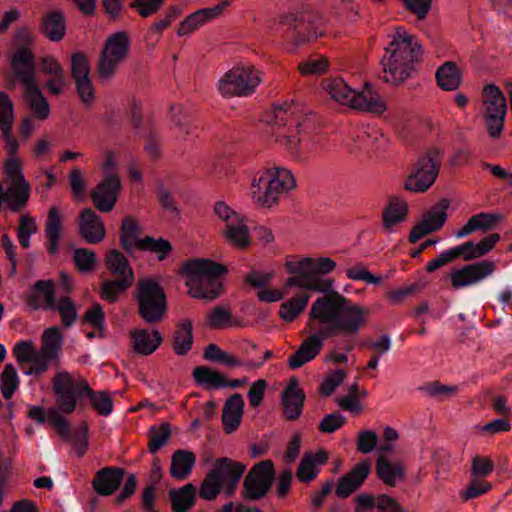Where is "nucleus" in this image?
<instances>
[{"label":"nucleus","instance_id":"nucleus-64","mask_svg":"<svg viewBox=\"0 0 512 512\" xmlns=\"http://www.w3.org/2000/svg\"><path fill=\"white\" fill-rule=\"evenodd\" d=\"M273 273L261 272L258 270H252L245 276V283L249 284L253 288L263 289L269 285Z\"/></svg>","mask_w":512,"mask_h":512},{"label":"nucleus","instance_id":"nucleus-53","mask_svg":"<svg viewBox=\"0 0 512 512\" xmlns=\"http://www.w3.org/2000/svg\"><path fill=\"white\" fill-rule=\"evenodd\" d=\"M56 358H49L45 352L37 350L35 355L26 364L28 367L24 371L28 375H41L47 371L50 362Z\"/></svg>","mask_w":512,"mask_h":512},{"label":"nucleus","instance_id":"nucleus-59","mask_svg":"<svg viewBox=\"0 0 512 512\" xmlns=\"http://www.w3.org/2000/svg\"><path fill=\"white\" fill-rule=\"evenodd\" d=\"M346 422V418L339 412L327 414L320 422L318 429L323 433H334Z\"/></svg>","mask_w":512,"mask_h":512},{"label":"nucleus","instance_id":"nucleus-1","mask_svg":"<svg viewBox=\"0 0 512 512\" xmlns=\"http://www.w3.org/2000/svg\"><path fill=\"white\" fill-rule=\"evenodd\" d=\"M364 321V311L337 291L317 298L311 306L308 322L314 333L289 356V367L298 369L312 361L322 350L324 341L337 336H343L341 341L336 342L337 347L345 352L352 351L355 347L354 337Z\"/></svg>","mask_w":512,"mask_h":512},{"label":"nucleus","instance_id":"nucleus-41","mask_svg":"<svg viewBox=\"0 0 512 512\" xmlns=\"http://www.w3.org/2000/svg\"><path fill=\"white\" fill-rule=\"evenodd\" d=\"M193 377L198 385L206 389L225 388L226 378L219 372L206 366H198L193 370Z\"/></svg>","mask_w":512,"mask_h":512},{"label":"nucleus","instance_id":"nucleus-44","mask_svg":"<svg viewBox=\"0 0 512 512\" xmlns=\"http://www.w3.org/2000/svg\"><path fill=\"white\" fill-rule=\"evenodd\" d=\"M49 310L57 311L60 314L62 324L65 328L73 326L78 318L75 304L71 298L67 296H61L55 302V307Z\"/></svg>","mask_w":512,"mask_h":512},{"label":"nucleus","instance_id":"nucleus-6","mask_svg":"<svg viewBox=\"0 0 512 512\" xmlns=\"http://www.w3.org/2000/svg\"><path fill=\"white\" fill-rule=\"evenodd\" d=\"M246 471V465L228 457L215 460L213 468L207 473L199 488V496L207 501L214 500L223 490L232 496L240 479Z\"/></svg>","mask_w":512,"mask_h":512},{"label":"nucleus","instance_id":"nucleus-12","mask_svg":"<svg viewBox=\"0 0 512 512\" xmlns=\"http://www.w3.org/2000/svg\"><path fill=\"white\" fill-rule=\"evenodd\" d=\"M106 266L114 279L104 281L98 294L105 301L116 302L119 295L133 284L134 273L128 259L118 250L107 254Z\"/></svg>","mask_w":512,"mask_h":512},{"label":"nucleus","instance_id":"nucleus-52","mask_svg":"<svg viewBox=\"0 0 512 512\" xmlns=\"http://www.w3.org/2000/svg\"><path fill=\"white\" fill-rule=\"evenodd\" d=\"M37 232V225L29 215H22L17 228V238L22 248L27 249L30 246L31 235Z\"/></svg>","mask_w":512,"mask_h":512},{"label":"nucleus","instance_id":"nucleus-45","mask_svg":"<svg viewBox=\"0 0 512 512\" xmlns=\"http://www.w3.org/2000/svg\"><path fill=\"white\" fill-rule=\"evenodd\" d=\"M449 205V200L444 198L441 199L440 202L430 211L427 212L423 222L427 223L428 229H431V232L438 231L444 225L447 219L446 210L448 209Z\"/></svg>","mask_w":512,"mask_h":512},{"label":"nucleus","instance_id":"nucleus-35","mask_svg":"<svg viewBox=\"0 0 512 512\" xmlns=\"http://www.w3.org/2000/svg\"><path fill=\"white\" fill-rule=\"evenodd\" d=\"M376 473L386 485L391 487L405 477L403 467L399 463L390 462L384 456H380L376 461Z\"/></svg>","mask_w":512,"mask_h":512},{"label":"nucleus","instance_id":"nucleus-17","mask_svg":"<svg viewBox=\"0 0 512 512\" xmlns=\"http://www.w3.org/2000/svg\"><path fill=\"white\" fill-rule=\"evenodd\" d=\"M102 171L103 178L98 182V212L108 213L113 210L122 188L113 152L107 154Z\"/></svg>","mask_w":512,"mask_h":512},{"label":"nucleus","instance_id":"nucleus-18","mask_svg":"<svg viewBox=\"0 0 512 512\" xmlns=\"http://www.w3.org/2000/svg\"><path fill=\"white\" fill-rule=\"evenodd\" d=\"M441 165L440 152L428 151L419 158L405 182V189L412 192H425L435 182Z\"/></svg>","mask_w":512,"mask_h":512},{"label":"nucleus","instance_id":"nucleus-4","mask_svg":"<svg viewBox=\"0 0 512 512\" xmlns=\"http://www.w3.org/2000/svg\"><path fill=\"white\" fill-rule=\"evenodd\" d=\"M336 266L331 258H304L298 262H287L288 273L292 274L286 281L287 287H300L309 291L329 293L333 286L330 279H322L321 275L330 273Z\"/></svg>","mask_w":512,"mask_h":512},{"label":"nucleus","instance_id":"nucleus-38","mask_svg":"<svg viewBox=\"0 0 512 512\" xmlns=\"http://www.w3.org/2000/svg\"><path fill=\"white\" fill-rule=\"evenodd\" d=\"M196 488L188 483L178 490L170 491V500L174 512H187L195 504Z\"/></svg>","mask_w":512,"mask_h":512},{"label":"nucleus","instance_id":"nucleus-19","mask_svg":"<svg viewBox=\"0 0 512 512\" xmlns=\"http://www.w3.org/2000/svg\"><path fill=\"white\" fill-rule=\"evenodd\" d=\"M215 215L225 222L224 234L227 240L240 249L249 246L250 238L247 226L242 218L224 201H217L214 204Z\"/></svg>","mask_w":512,"mask_h":512},{"label":"nucleus","instance_id":"nucleus-63","mask_svg":"<svg viewBox=\"0 0 512 512\" xmlns=\"http://www.w3.org/2000/svg\"><path fill=\"white\" fill-rule=\"evenodd\" d=\"M6 174L10 177L14 185L28 183L22 173L21 163L17 158H9L4 165Z\"/></svg>","mask_w":512,"mask_h":512},{"label":"nucleus","instance_id":"nucleus-47","mask_svg":"<svg viewBox=\"0 0 512 512\" xmlns=\"http://www.w3.org/2000/svg\"><path fill=\"white\" fill-rule=\"evenodd\" d=\"M63 336L57 326L50 327L43 334V345L41 351L45 352L49 358H57L61 349Z\"/></svg>","mask_w":512,"mask_h":512},{"label":"nucleus","instance_id":"nucleus-40","mask_svg":"<svg viewBox=\"0 0 512 512\" xmlns=\"http://www.w3.org/2000/svg\"><path fill=\"white\" fill-rule=\"evenodd\" d=\"M309 299V294L301 293L283 302L279 309L280 318L286 322H292L301 312L304 311Z\"/></svg>","mask_w":512,"mask_h":512},{"label":"nucleus","instance_id":"nucleus-24","mask_svg":"<svg viewBox=\"0 0 512 512\" xmlns=\"http://www.w3.org/2000/svg\"><path fill=\"white\" fill-rule=\"evenodd\" d=\"M57 300L54 281L50 279L38 280L31 288L27 303L33 310H49L55 307Z\"/></svg>","mask_w":512,"mask_h":512},{"label":"nucleus","instance_id":"nucleus-54","mask_svg":"<svg viewBox=\"0 0 512 512\" xmlns=\"http://www.w3.org/2000/svg\"><path fill=\"white\" fill-rule=\"evenodd\" d=\"M208 324L214 329H222L232 324L231 312L222 306L214 307L208 315Z\"/></svg>","mask_w":512,"mask_h":512},{"label":"nucleus","instance_id":"nucleus-21","mask_svg":"<svg viewBox=\"0 0 512 512\" xmlns=\"http://www.w3.org/2000/svg\"><path fill=\"white\" fill-rule=\"evenodd\" d=\"M494 271L493 261L482 260L453 270L450 274L451 284L455 289L472 286L492 275Z\"/></svg>","mask_w":512,"mask_h":512},{"label":"nucleus","instance_id":"nucleus-60","mask_svg":"<svg viewBox=\"0 0 512 512\" xmlns=\"http://www.w3.org/2000/svg\"><path fill=\"white\" fill-rule=\"evenodd\" d=\"M165 0H133L131 8L137 10L140 16L149 17L156 13L164 4Z\"/></svg>","mask_w":512,"mask_h":512},{"label":"nucleus","instance_id":"nucleus-15","mask_svg":"<svg viewBox=\"0 0 512 512\" xmlns=\"http://www.w3.org/2000/svg\"><path fill=\"white\" fill-rule=\"evenodd\" d=\"M260 83L258 71L252 66H236L219 80L218 90L225 97L251 95Z\"/></svg>","mask_w":512,"mask_h":512},{"label":"nucleus","instance_id":"nucleus-23","mask_svg":"<svg viewBox=\"0 0 512 512\" xmlns=\"http://www.w3.org/2000/svg\"><path fill=\"white\" fill-rule=\"evenodd\" d=\"M231 4L230 0H223L214 7L199 9L187 16L180 24L177 34L184 36L192 33L198 27L206 22L220 16L223 11Z\"/></svg>","mask_w":512,"mask_h":512},{"label":"nucleus","instance_id":"nucleus-5","mask_svg":"<svg viewBox=\"0 0 512 512\" xmlns=\"http://www.w3.org/2000/svg\"><path fill=\"white\" fill-rule=\"evenodd\" d=\"M321 88L336 102L360 111L381 114L386 105L374 87L366 83L362 91L350 88L343 79L325 78Z\"/></svg>","mask_w":512,"mask_h":512},{"label":"nucleus","instance_id":"nucleus-29","mask_svg":"<svg viewBox=\"0 0 512 512\" xmlns=\"http://www.w3.org/2000/svg\"><path fill=\"white\" fill-rule=\"evenodd\" d=\"M42 33L51 41L58 42L65 36L66 22L60 10L48 12L42 20Z\"/></svg>","mask_w":512,"mask_h":512},{"label":"nucleus","instance_id":"nucleus-10","mask_svg":"<svg viewBox=\"0 0 512 512\" xmlns=\"http://www.w3.org/2000/svg\"><path fill=\"white\" fill-rule=\"evenodd\" d=\"M299 109V105L293 101L274 105L267 119L276 128L273 132L276 140L283 141L292 152L300 150L304 142L303 136H300V123L295 117Z\"/></svg>","mask_w":512,"mask_h":512},{"label":"nucleus","instance_id":"nucleus-7","mask_svg":"<svg viewBox=\"0 0 512 512\" xmlns=\"http://www.w3.org/2000/svg\"><path fill=\"white\" fill-rule=\"evenodd\" d=\"M15 76L24 88L25 100L34 117L45 120L50 114V106L35 78V58L28 49L20 50L12 58Z\"/></svg>","mask_w":512,"mask_h":512},{"label":"nucleus","instance_id":"nucleus-28","mask_svg":"<svg viewBox=\"0 0 512 512\" xmlns=\"http://www.w3.org/2000/svg\"><path fill=\"white\" fill-rule=\"evenodd\" d=\"M357 503L356 512H372L375 507L378 512H404L397 501L386 494L380 495L377 501L371 495L361 494L357 496Z\"/></svg>","mask_w":512,"mask_h":512},{"label":"nucleus","instance_id":"nucleus-62","mask_svg":"<svg viewBox=\"0 0 512 512\" xmlns=\"http://www.w3.org/2000/svg\"><path fill=\"white\" fill-rule=\"evenodd\" d=\"M472 223L474 224L475 230H481L486 232L492 229L496 223L500 220V217L495 214L481 212L471 217Z\"/></svg>","mask_w":512,"mask_h":512},{"label":"nucleus","instance_id":"nucleus-2","mask_svg":"<svg viewBox=\"0 0 512 512\" xmlns=\"http://www.w3.org/2000/svg\"><path fill=\"white\" fill-rule=\"evenodd\" d=\"M386 53L389 54L388 58L384 56L381 61L382 78L387 83L398 84L410 76L414 63L422 54V47L403 27H397Z\"/></svg>","mask_w":512,"mask_h":512},{"label":"nucleus","instance_id":"nucleus-16","mask_svg":"<svg viewBox=\"0 0 512 512\" xmlns=\"http://www.w3.org/2000/svg\"><path fill=\"white\" fill-rule=\"evenodd\" d=\"M275 477L272 460H263L254 464L243 480V498L247 501L263 499L270 492Z\"/></svg>","mask_w":512,"mask_h":512},{"label":"nucleus","instance_id":"nucleus-34","mask_svg":"<svg viewBox=\"0 0 512 512\" xmlns=\"http://www.w3.org/2000/svg\"><path fill=\"white\" fill-rule=\"evenodd\" d=\"M123 479V470L116 467H106L98 470V495H111L116 491Z\"/></svg>","mask_w":512,"mask_h":512},{"label":"nucleus","instance_id":"nucleus-22","mask_svg":"<svg viewBox=\"0 0 512 512\" xmlns=\"http://www.w3.org/2000/svg\"><path fill=\"white\" fill-rule=\"evenodd\" d=\"M13 104L6 92L0 91V129L5 148L13 156L19 148L18 141L12 135Z\"/></svg>","mask_w":512,"mask_h":512},{"label":"nucleus","instance_id":"nucleus-58","mask_svg":"<svg viewBox=\"0 0 512 512\" xmlns=\"http://www.w3.org/2000/svg\"><path fill=\"white\" fill-rule=\"evenodd\" d=\"M48 421L56 428L58 434L64 439L71 438V430L66 420L55 408L48 410Z\"/></svg>","mask_w":512,"mask_h":512},{"label":"nucleus","instance_id":"nucleus-57","mask_svg":"<svg viewBox=\"0 0 512 512\" xmlns=\"http://www.w3.org/2000/svg\"><path fill=\"white\" fill-rule=\"evenodd\" d=\"M73 259L75 266L81 272L91 271L96 264V256L94 252L86 248L75 249Z\"/></svg>","mask_w":512,"mask_h":512},{"label":"nucleus","instance_id":"nucleus-3","mask_svg":"<svg viewBox=\"0 0 512 512\" xmlns=\"http://www.w3.org/2000/svg\"><path fill=\"white\" fill-rule=\"evenodd\" d=\"M181 273L187 278L191 297L213 301L221 293L220 276L227 273V268L210 259H191L183 264Z\"/></svg>","mask_w":512,"mask_h":512},{"label":"nucleus","instance_id":"nucleus-37","mask_svg":"<svg viewBox=\"0 0 512 512\" xmlns=\"http://www.w3.org/2000/svg\"><path fill=\"white\" fill-rule=\"evenodd\" d=\"M60 232V214L55 207H52L45 225V235L48 240L47 251L51 256H55L59 251Z\"/></svg>","mask_w":512,"mask_h":512},{"label":"nucleus","instance_id":"nucleus-43","mask_svg":"<svg viewBox=\"0 0 512 512\" xmlns=\"http://www.w3.org/2000/svg\"><path fill=\"white\" fill-rule=\"evenodd\" d=\"M148 450L151 454L157 453L171 437V429L168 423H161L158 427L151 426L148 431Z\"/></svg>","mask_w":512,"mask_h":512},{"label":"nucleus","instance_id":"nucleus-46","mask_svg":"<svg viewBox=\"0 0 512 512\" xmlns=\"http://www.w3.org/2000/svg\"><path fill=\"white\" fill-rule=\"evenodd\" d=\"M407 204L400 200H393L383 213V225L385 229H390L392 226L402 222L407 215Z\"/></svg>","mask_w":512,"mask_h":512},{"label":"nucleus","instance_id":"nucleus-36","mask_svg":"<svg viewBox=\"0 0 512 512\" xmlns=\"http://www.w3.org/2000/svg\"><path fill=\"white\" fill-rule=\"evenodd\" d=\"M141 229L135 219L127 216L123 219L120 229V241L123 249L131 253L135 248L139 249V242L142 240L139 238Z\"/></svg>","mask_w":512,"mask_h":512},{"label":"nucleus","instance_id":"nucleus-14","mask_svg":"<svg viewBox=\"0 0 512 512\" xmlns=\"http://www.w3.org/2000/svg\"><path fill=\"white\" fill-rule=\"evenodd\" d=\"M53 389L57 395V404L64 413H71L76 407L77 398L88 395L91 406L96 410V396L94 391L84 381H75L69 373L59 372L53 378Z\"/></svg>","mask_w":512,"mask_h":512},{"label":"nucleus","instance_id":"nucleus-11","mask_svg":"<svg viewBox=\"0 0 512 512\" xmlns=\"http://www.w3.org/2000/svg\"><path fill=\"white\" fill-rule=\"evenodd\" d=\"M138 313L147 323L160 322L167 312V299L162 286L152 278L140 279L135 290Z\"/></svg>","mask_w":512,"mask_h":512},{"label":"nucleus","instance_id":"nucleus-49","mask_svg":"<svg viewBox=\"0 0 512 512\" xmlns=\"http://www.w3.org/2000/svg\"><path fill=\"white\" fill-rule=\"evenodd\" d=\"M139 249L157 253L158 259L160 261H163L167 257V255L172 251V245L166 239H155L151 236H146L142 238V240L139 242Z\"/></svg>","mask_w":512,"mask_h":512},{"label":"nucleus","instance_id":"nucleus-25","mask_svg":"<svg viewBox=\"0 0 512 512\" xmlns=\"http://www.w3.org/2000/svg\"><path fill=\"white\" fill-rule=\"evenodd\" d=\"M370 470L371 466L367 460L356 464L349 473L339 479L335 491L336 495L341 498L348 497L361 486Z\"/></svg>","mask_w":512,"mask_h":512},{"label":"nucleus","instance_id":"nucleus-9","mask_svg":"<svg viewBox=\"0 0 512 512\" xmlns=\"http://www.w3.org/2000/svg\"><path fill=\"white\" fill-rule=\"evenodd\" d=\"M295 187V179L291 172L283 167L274 166L258 178L251 187L253 200L262 207H271L278 196Z\"/></svg>","mask_w":512,"mask_h":512},{"label":"nucleus","instance_id":"nucleus-30","mask_svg":"<svg viewBox=\"0 0 512 512\" xmlns=\"http://www.w3.org/2000/svg\"><path fill=\"white\" fill-rule=\"evenodd\" d=\"M499 240L500 235L498 233H493L483 238L477 244L473 241H467L461 244L463 260L471 261L487 255Z\"/></svg>","mask_w":512,"mask_h":512},{"label":"nucleus","instance_id":"nucleus-13","mask_svg":"<svg viewBox=\"0 0 512 512\" xmlns=\"http://www.w3.org/2000/svg\"><path fill=\"white\" fill-rule=\"evenodd\" d=\"M131 46L129 35L125 31L111 34L98 56V84L114 78L119 66L126 60Z\"/></svg>","mask_w":512,"mask_h":512},{"label":"nucleus","instance_id":"nucleus-32","mask_svg":"<svg viewBox=\"0 0 512 512\" xmlns=\"http://www.w3.org/2000/svg\"><path fill=\"white\" fill-rule=\"evenodd\" d=\"M196 462V456L193 452L177 450L172 455L170 474L172 477L184 480L191 473Z\"/></svg>","mask_w":512,"mask_h":512},{"label":"nucleus","instance_id":"nucleus-8","mask_svg":"<svg viewBox=\"0 0 512 512\" xmlns=\"http://www.w3.org/2000/svg\"><path fill=\"white\" fill-rule=\"evenodd\" d=\"M323 18L312 10L283 15L280 25L285 28L283 39L290 52L299 46L316 39L322 34Z\"/></svg>","mask_w":512,"mask_h":512},{"label":"nucleus","instance_id":"nucleus-50","mask_svg":"<svg viewBox=\"0 0 512 512\" xmlns=\"http://www.w3.org/2000/svg\"><path fill=\"white\" fill-rule=\"evenodd\" d=\"M485 97V104L488 111H507L506 99L502 91L494 84H488L483 90Z\"/></svg>","mask_w":512,"mask_h":512},{"label":"nucleus","instance_id":"nucleus-26","mask_svg":"<svg viewBox=\"0 0 512 512\" xmlns=\"http://www.w3.org/2000/svg\"><path fill=\"white\" fill-rule=\"evenodd\" d=\"M305 394L298 387V381L292 379L282 395L283 412L288 420L298 419L304 406Z\"/></svg>","mask_w":512,"mask_h":512},{"label":"nucleus","instance_id":"nucleus-39","mask_svg":"<svg viewBox=\"0 0 512 512\" xmlns=\"http://www.w3.org/2000/svg\"><path fill=\"white\" fill-rule=\"evenodd\" d=\"M437 84L446 91H452L460 85L459 70L454 62H445L437 69L436 72Z\"/></svg>","mask_w":512,"mask_h":512},{"label":"nucleus","instance_id":"nucleus-27","mask_svg":"<svg viewBox=\"0 0 512 512\" xmlns=\"http://www.w3.org/2000/svg\"><path fill=\"white\" fill-rule=\"evenodd\" d=\"M244 405L243 397L238 393L233 394L226 400L222 413V422L226 433L231 434L239 427Z\"/></svg>","mask_w":512,"mask_h":512},{"label":"nucleus","instance_id":"nucleus-55","mask_svg":"<svg viewBox=\"0 0 512 512\" xmlns=\"http://www.w3.org/2000/svg\"><path fill=\"white\" fill-rule=\"evenodd\" d=\"M318 474V469L314 466V460L312 459V453L306 452L297 469V477L302 482L312 481Z\"/></svg>","mask_w":512,"mask_h":512},{"label":"nucleus","instance_id":"nucleus-42","mask_svg":"<svg viewBox=\"0 0 512 512\" xmlns=\"http://www.w3.org/2000/svg\"><path fill=\"white\" fill-rule=\"evenodd\" d=\"M30 197V185L29 183L25 184H16L13 188H10L7 193H5L4 201L7 202L9 208L14 211H20L28 202Z\"/></svg>","mask_w":512,"mask_h":512},{"label":"nucleus","instance_id":"nucleus-51","mask_svg":"<svg viewBox=\"0 0 512 512\" xmlns=\"http://www.w3.org/2000/svg\"><path fill=\"white\" fill-rule=\"evenodd\" d=\"M19 379L12 364H6L1 374V392L5 399H10L18 388Z\"/></svg>","mask_w":512,"mask_h":512},{"label":"nucleus","instance_id":"nucleus-56","mask_svg":"<svg viewBox=\"0 0 512 512\" xmlns=\"http://www.w3.org/2000/svg\"><path fill=\"white\" fill-rule=\"evenodd\" d=\"M506 111L498 110V111H488L485 117V124L488 130L489 135L492 138L498 137L503 129L504 119H505Z\"/></svg>","mask_w":512,"mask_h":512},{"label":"nucleus","instance_id":"nucleus-20","mask_svg":"<svg viewBox=\"0 0 512 512\" xmlns=\"http://www.w3.org/2000/svg\"><path fill=\"white\" fill-rule=\"evenodd\" d=\"M71 76L82 104L91 107L95 100V89L90 77V66L84 54L75 53L72 55Z\"/></svg>","mask_w":512,"mask_h":512},{"label":"nucleus","instance_id":"nucleus-33","mask_svg":"<svg viewBox=\"0 0 512 512\" xmlns=\"http://www.w3.org/2000/svg\"><path fill=\"white\" fill-rule=\"evenodd\" d=\"M193 345V325L188 319L177 324L173 336V350L179 356L186 355Z\"/></svg>","mask_w":512,"mask_h":512},{"label":"nucleus","instance_id":"nucleus-61","mask_svg":"<svg viewBox=\"0 0 512 512\" xmlns=\"http://www.w3.org/2000/svg\"><path fill=\"white\" fill-rule=\"evenodd\" d=\"M378 443V436L372 430H363L358 435L357 449L363 453L368 454L373 451Z\"/></svg>","mask_w":512,"mask_h":512},{"label":"nucleus","instance_id":"nucleus-48","mask_svg":"<svg viewBox=\"0 0 512 512\" xmlns=\"http://www.w3.org/2000/svg\"><path fill=\"white\" fill-rule=\"evenodd\" d=\"M79 233L88 243L96 244V214L90 208L79 216Z\"/></svg>","mask_w":512,"mask_h":512},{"label":"nucleus","instance_id":"nucleus-31","mask_svg":"<svg viewBox=\"0 0 512 512\" xmlns=\"http://www.w3.org/2000/svg\"><path fill=\"white\" fill-rule=\"evenodd\" d=\"M131 337L134 349L142 355L152 354L162 342V336L156 330L151 334L146 329H137L132 332Z\"/></svg>","mask_w":512,"mask_h":512}]
</instances>
